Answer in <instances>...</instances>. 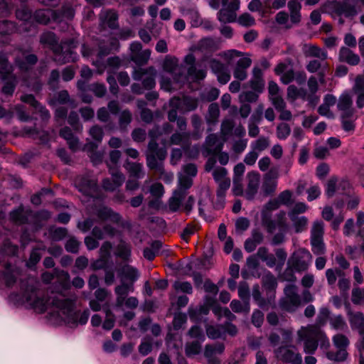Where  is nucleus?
I'll return each mask as SVG.
<instances>
[{
	"mask_svg": "<svg viewBox=\"0 0 364 364\" xmlns=\"http://www.w3.org/2000/svg\"><path fill=\"white\" fill-rule=\"evenodd\" d=\"M225 350V345L223 343H216L215 344H207L205 346L204 356L211 357L215 353L222 354Z\"/></svg>",
	"mask_w": 364,
	"mask_h": 364,
	"instance_id": "obj_39",
	"label": "nucleus"
},
{
	"mask_svg": "<svg viewBox=\"0 0 364 364\" xmlns=\"http://www.w3.org/2000/svg\"><path fill=\"white\" fill-rule=\"evenodd\" d=\"M97 218L102 220H110L113 223L119 224L122 222V216L119 213L114 212L111 208L102 206L97 211Z\"/></svg>",
	"mask_w": 364,
	"mask_h": 364,
	"instance_id": "obj_18",
	"label": "nucleus"
},
{
	"mask_svg": "<svg viewBox=\"0 0 364 364\" xmlns=\"http://www.w3.org/2000/svg\"><path fill=\"white\" fill-rule=\"evenodd\" d=\"M89 316L88 310H85L82 313L76 311L70 315V319H72L74 323L78 322L80 324L84 325L87 322Z\"/></svg>",
	"mask_w": 364,
	"mask_h": 364,
	"instance_id": "obj_55",
	"label": "nucleus"
},
{
	"mask_svg": "<svg viewBox=\"0 0 364 364\" xmlns=\"http://www.w3.org/2000/svg\"><path fill=\"white\" fill-rule=\"evenodd\" d=\"M145 156L146 166L150 170L160 175L164 173V161L167 157L165 147H159L157 141H149Z\"/></svg>",
	"mask_w": 364,
	"mask_h": 364,
	"instance_id": "obj_3",
	"label": "nucleus"
},
{
	"mask_svg": "<svg viewBox=\"0 0 364 364\" xmlns=\"http://www.w3.org/2000/svg\"><path fill=\"white\" fill-rule=\"evenodd\" d=\"M105 22L107 26L111 29H116L119 28L118 24V14L114 10H108L106 12Z\"/></svg>",
	"mask_w": 364,
	"mask_h": 364,
	"instance_id": "obj_46",
	"label": "nucleus"
},
{
	"mask_svg": "<svg viewBox=\"0 0 364 364\" xmlns=\"http://www.w3.org/2000/svg\"><path fill=\"white\" fill-rule=\"evenodd\" d=\"M2 80L4 82L1 87V93L6 96H12L18 84L16 75H12L7 79Z\"/></svg>",
	"mask_w": 364,
	"mask_h": 364,
	"instance_id": "obj_28",
	"label": "nucleus"
},
{
	"mask_svg": "<svg viewBox=\"0 0 364 364\" xmlns=\"http://www.w3.org/2000/svg\"><path fill=\"white\" fill-rule=\"evenodd\" d=\"M162 247V242L160 240H154L150 247H145L143 250L144 257L149 260L153 261Z\"/></svg>",
	"mask_w": 364,
	"mask_h": 364,
	"instance_id": "obj_27",
	"label": "nucleus"
},
{
	"mask_svg": "<svg viewBox=\"0 0 364 364\" xmlns=\"http://www.w3.org/2000/svg\"><path fill=\"white\" fill-rule=\"evenodd\" d=\"M305 55L306 57L317 58L322 61L326 60L328 58L327 52L323 50L316 45H311L309 49L305 52Z\"/></svg>",
	"mask_w": 364,
	"mask_h": 364,
	"instance_id": "obj_34",
	"label": "nucleus"
},
{
	"mask_svg": "<svg viewBox=\"0 0 364 364\" xmlns=\"http://www.w3.org/2000/svg\"><path fill=\"white\" fill-rule=\"evenodd\" d=\"M348 321L352 330L357 331L359 335L364 334V314L360 311H348Z\"/></svg>",
	"mask_w": 364,
	"mask_h": 364,
	"instance_id": "obj_16",
	"label": "nucleus"
},
{
	"mask_svg": "<svg viewBox=\"0 0 364 364\" xmlns=\"http://www.w3.org/2000/svg\"><path fill=\"white\" fill-rule=\"evenodd\" d=\"M77 41L73 38L62 41L58 45L62 49L53 53L55 56V60L60 64L75 62L77 56L74 50L77 47Z\"/></svg>",
	"mask_w": 364,
	"mask_h": 364,
	"instance_id": "obj_5",
	"label": "nucleus"
},
{
	"mask_svg": "<svg viewBox=\"0 0 364 364\" xmlns=\"http://www.w3.org/2000/svg\"><path fill=\"white\" fill-rule=\"evenodd\" d=\"M52 306L63 311L64 314L68 315L70 314L75 307V302L70 299H59L53 297L51 301Z\"/></svg>",
	"mask_w": 364,
	"mask_h": 364,
	"instance_id": "obj_22",
	"label": "nucleus"
},
{
	"mask_svg": "<svg viewBox=\"0 0 364 364\" xmlns=\"http://www.w3.org/2000/svg\"><path fill=\"white\" fill-rule=\"evenodd\" d=\"M354 92L357 95L356 105L358 108L364 107V78L358 76L355 79Z\"/></svg>",
	"mask_w": 364,
	"mask_h": 364,
	"instance_id": "obj_26",
	"label": "nucleus"
},
{
	"mask_svg": "<svg viewBox=\"0 0 364 364\" xmlns=\"http://www.w3.org/2000/svg\"><path fill=\"white\" fill-rule=\"evenodd\" d=\"M306 95V92L304 90H299L295 85H289L287 88V96L293 100H296L299 96L304 98Z\"/></svg>",
	"mask_w": 364,
	"mask_h": 364,
	"instance_id": "obj_59",
	"label": "nucleus"
},
{
	"mask_svg": "<svg viewBox=\"0 0 364 364\" xmlns=\"http://www.w3.org/2000/svg\"><path fill=\"white\" fill-rule=\"evenodd\" d=\"M335 11L338 15L344 14L346 17H353L357 14L355 7L347 3H337Z\"/></svg>",
	"mask_w": 364,
	"mask_h": 364,
	"instance_id": "obj_33",
	"label": "nucleus"
},
{
	"mask_svg": "<svg viewBox=\"0 0 364 364\" xmlns=\"http://www.w3.org/2000/svg\"><path fill=\"white\" fill-rule=\"evenodd\" d=\"M119 275L132 283H134L139 277V272L136 268L129 264H125L122 267Z\"/></svg>",
	"mask_w": 364,
	"mask_h": 364,
	"instance_id": "obj_31",
	"label": "nucleus"
},
{
	"mask_svg": "<svg viewBox=\"0 0 364 364\" xmlns=\"http://www.w3.org/2000/svg\"><path fill=\"white\" fill-rule=\"evenodd\" d=\"M16 30V26L14 22L8 20L0 21V35L9 36Z\"/></svg>",
	"mask_w": 364,
	"mask_h": 364,
	"instance_id": "obj_42",
	"label": "nucleus"
},
{
	"mask_svg": "<svg viewBox=\"0 0 364 364\" xmlns=\"http://www.w3.org/2000/svg\"><path fill=\"white\" fill-rule=\"evenodd\" d=\"M52 9H38L33 14L34 20L41 24L46 25L50 21V17L53 18Z\"/></svg>",
	"mask_w": 364,
	"mask_h": 364,
	"instance_id": "obj_32",
	"label": "nucleus"
},
{
	"mask_svg": "<svg viewBox=\"0 0 364 364\" xmlns=\"http://www.w3.org/2000/svg\"><path fill=\"white\" fill-rule=\"evenodd\" d=\"M201 343L200 341L187 342L185 346L186 355L190 358L200 354L202 350Z\"/></svg>",
	"mask_w": 364,
	"mask_h": 364,
	"instance_id": "obj_35",
	"label": "nucleus"
},
{
	"mask_svg": "<svg viewBox=\"0 0 364 364\" xmlns=\"http://www.w3.org/2000/svg\"><path fill=\"white\" fill-rule=\"evenodd\" d=\"M107 165L109 173L112 175V179L104 178L102 181V186L105 191L113 192L123 184L125 177L118 171L117 168H112L109 162H107Z\"/></svg>",
	"mask_w": 364,
	"mask_h": 364,
	"instance_id": "obj_10",
	"label": "nucleus"
},
{
	"mask_svg": "<svg viewBox=\"0 0 364 364\" xmlns=\"http://www.w3.org/2000/svg\"><path fill=\"white\" fill-rule=\"evenodd\" d=\"M232 311L237 314L243 313L245 314H249L250 311V304L244 303L242 301L233 299L230 304Z\"/></svg>",
	"mask_w": 364,
	"mask_h": 364,
	"instance_id": "obj_37",
	"label": "nucleus"
},
{
	"mask_svg": "<svg viewBox=\"0 0 364 364\" xmlns=\"http://www.w3.org/2000/svg\"><path fill=\"white\" fill-rule=\"evenodd\" d=\"M291 133V127L287 123H280L277 127V136L280 140L286 139Z\"/></svg>",
	"mask_w": 364,
	"mask_h": 364,
	"instance_id": "obj_52",
	"label": "nucleus"
},
{
	"mask_svg": "<svg viewBox=\"0 0 364 364\" xmlns=\"http://www.w3.org/2000/svg\"><path fill=\"white\" fill-rule=\"evenodd\" d=\"M289 218L293 222L294 230L296 233L301 232L306 230L308 224V219L306 217H289Z\"/></svg>",
	"mask_w": 364,
	"mask_h": 364,
	"instance_id": "obj_41",
	"label": "nucleus"
},
{
	"mask_svg": "<svg viewBox=\"0 0 364 364\" xmlns=\"http://www.w3.org/2000/svg\"><path fill=\"white\" fill-rule=\"evenodd\" d=\"M247 178L248 183L245 191V196L247 200H252L258 191L260 175L258 172L252 171L247 173Z\"/></svg>",
	"mask_w": 364,
	"mask_h": 364,
	"instance_id": "obj_14",
	"label": "nucleus"
},
{
	"mask_svg": "<svg viewBox=\"0 0 364 364\" xmlns=\"http://www.w3.org/2000/svg\"><path fill=\"white\" fill-rule=\"evenodd\" d=\"M197 231V225L193 223H189L184 228L183 231L181 232L180 236L181 238L185 241L186 243H188L191 239V237L195 234Z\"/></svg>",
	"mask_w": 364,
	"mask_h": 364,
	"instance_id": "obj_47",
	"label": "nucleus"
},
{
	"mask_svg": "<svg viewBox=\"0 0 364 364\" xmlns=\"http://www.w3.org/2000/svg\"><path fill=\"white\" fill-rule=\"evenodd\" d=\"M324 224L322 221L314 223L311 230L310 242L311 251L316 255H323L326 253V245L323 241Z\"/></svg>",
	"mask_w": 364,
	"mask_h": 364,
	"instance_id": "obj_6",
	"label": "nucleus"
},
{
	"mask_svg": "<svg viewBox=\"0 0 364 364\" xmlns=\"http://www.w3.org/2000/svg\"><path fill=\"white\" fill-rule=\"evenodd\" d=\"M238 296L244 303H250V293L249 285L247 282H241L238 287Z\"/></svg>",
	"mask_w": 364,
	"mask_h": 364,
	"instance_id": "obj_48",
	"label": "nucleus"
},
{
	"mask_svg": "<svg viewBox=\"0 0 364 364\" xmlns=\"http://www.w3.org/2000/svg\"><path fill=\"white\" fill-rule=\"evenodd\" d=\"M340 62H345L350 65H357L360 63V57L349 48L343 46L341 48L338 54Z\"/></svg>",
	"mask_w": 364,
	"mask_h": 364,
	"instance_id": "obj_19",
	"label": "nucleus"
},
{
	"mask_svg": "<svg viewBox=\"0 0 364 364\" xmlns=\"http://www.w3.org/2000/svg\"><path fill=\"white\" fill-rule=\"evenodd\" d=\"M351 301L354 304H360L364 302V289L355 287L352 290Z\"/></svg>",
	"mask_w": 364,
	"mask_h": 364,
	"instance_id": "obj_60",
	"label": "nucleus"
},
{
	"mask_svg": "<svg viewBox=\"0 0 364 364\" xmlns=\"http://www.w3.org/2000/svg\"><path fill=\"white\" fill-rule=\"evenodd\" d=\"M132 121V114L129 109L123 110L119 118V125L121 129L125 130Z\"/></svg>",
	"mask_w": 364,
	"mask_h": 364,
	"instance_id": "obj_49",
	"label": "nucleus"
},
{
	"mask_svg": "<svg viewBox=\"0 0 364 364\" xmlns=\"http://www.w3.org/2000/svg\"><path fill=\"white\" fill-rule=\"evenodd\" d=\"M223 147V143L220 141L218 137L214 134H209L205 143V151L208 155L216 156Z\"/></svg>",
	"mask_w": 364,
	"mask_h": 364,
	"instance_id": "obj_15",
	"label": "nucleus"
},
{
	"mask_svg": "<svg viewBox=\"0 0 364 364\" xmlns=\"http://www.w3.org/2000/svg\"><path fill=\"white\" fill-rule=\"evenodd\" d=\"M293 349H296L295 346L283 345L274 350L276 358L285 363L302 364V357L299 353H296Z\"/></svg>",
	"mask_w": 364,
	"mask_h": 364,
	"instance_id": "obj_7",
	"label": "nucleus"
},
{
	"mask_svg": "<svg viewBox=\"0 0 364 364\" xmlns=\"http://www.w3.org/2000/svg\"><path fill=\"white\" fill-rule=\"evenodd\" d=\"M68 122L77 132H81L82 126L80 122L78 114L75 111H71L68 117Z\"/></svg>",
	"mask_w": 364,
	"mask_h": 364,
	"instance_id": "obj_51",
	"label": "nucleus"
},
{
	"mask_svg": "<svg viewBox=\"0 0 364 364\" xmlns=\"http://www.w3.org/2000/svg\"><path fill=\"white\" fill-rule=\"evenodd\" d=\"M205 331L207 336L210 339H225V333L223 331V325H206Z\"/></svg>",
	"mask_w": 364,
	"mask_h": 364,
	"instance_id": "obj_29",
	"label": "nucleus"
},
{
	"mask_svg": "<svg viewBox=\"0 0 364 364\" xmlns=\"http://www.w3.org/2000/svg\"><path fill=\"white\" fill-rule=\"evenodd\" d=\"M299 338L304 341V350L307 354H314L316 350L318 341L327 340L325 333L317 326H311L304 333H299Z\"/></svg>",
	"mask_w": 364,
	"mask_h": 364,
	"instance_id": "obj_4",
	"label": "nucleus"
},
{
	"mask_svg": "<svg viewBox=\"0 0 364 364\" xmlns=\"http://www.w3.org/2000/svg\"><path fill=\"white\" fill-rule=\"evenodd\" d=\"M276 183L270 178H265L262 184V191L265 196L272 195L276 190Z\"/></svg>",
	"mask_w": 364,
	"mask_h": 364,
	"instance_id": "obj_53",
	"label": "nucleus"
},
{
	"mask_svg": "<svg viewBox=\"0 0 364 364\" xmlns=\"http://www.w3.org/2000/svg\"><path fill=\"white\" fill-rule=\"evenodd\" d=\"M334 345L339 349H346L349 344L348 338L343 334H337L333 337Z\"/></svg>",
	"mask_w": 364,
	"mask_h": 364,
	"instance_id": "obj_64",
	"label": "nucleus"
},
{
	"mask_svg": "<svg viewBox=\"0 0 364 364\" xmlns=\"http://www.w3.org/2000/svg\"><path fill=\"white\" fill-rule=\"evenodd\" d=\"M79 191L85 196L100 199L102 198L103 194L96 181L82 177L77 183Z\"/></svg>",
	"mask_w": 364,
	"mask_h": 364,
	"instance_id": "obj_11",
	"label": "nucleus"
},
{
	"mask_svg": "<svg viewBox=\"0 0 364 364\" xmlns=\"http://www.w3.org/2000/svg\"><path fill=\"white\" fill-rule=\"evenodd\" d=\"M301 304L299 296L293 293L288 297L283 298L279 301V307L282 310L291 312L294 311V306H299Z\"/></svg>",
	"mask_w": 364,
	"mask_h": 364,
	"instance_id": "obj_21",
	"label": "nucleus"
},
{
	"mask_svg": "<svg viewBox=\"0 0 364 364\" xmlns=\"http://www.w3.org/2000/svg\"><path fill=\"white\" fill-rule=\"evenodd\" d=\"M80 242L75 237H71L65 243V249L67 252L77 254L79 252Z\"/></svg>",
	"mask_w": 364,
	"mask_h": 364,
	"instance_id": "obj_58",
	"label": "nucleus"
},
{
	"mask_svg": "<svg viewBox=\"0 0 364 364\" xmlns=\"http://www.w3.org/2000/svg\"><path fill=\"white\" fill-rule=\"evenodd\" d=\"M112 247V245L110 242L105 241V242H103V244L102 245V246L100 249V259L102 261L106 262L108 259V258L110 257V252H111Z\"/></svg>",
	"mask_w": 364,
	"mask_h": 364,
	"instance_id": "obj_61",
	"label": "nucleus"
},
{
	"mask_svg": "<svg viewBox=\"0 0 364 364\" xmlns=\"http://www.w3.org/2000/svg\"><path fill=\"white\" fill-rule=\"evenodd\" d=\"M287 6L289 11L291 22L293 24H299L301 21V4L296 0H290Z\"/></svg>",
	"mask_w": 364,
	"mask_h": 364,
	"instance_id": "obj_23",
	"label": "nucleus"
},
{
	"mask_svg": "<svg viewBox=\"0 0 364 364\" xmlns=\"http://www.w3.org/2000/svg\"><path fill=\"white\" fill-rule=\"evenodd\" d=\"M186 197V191L180 189L176 190L173 192L171 197L168 200V207L166 209L167 213H176L178 212L181 205L182 201Z\"/></svg>",
	"mask_w": 364,
	"mask_h": 364,
	"instance_id": "obj_17",
	"label": "nucleus"
},
{
	"mask_svg": "<svg viewBox=\"0 0 364 364\" xmlns=\"http://www.w3.org/2000/svg\"><path fill=\"white\" fill-rule=\"evenodd\" d=\"M261 286L265 293V297L262 296L259 285L255 284L252 287V292L254 301L262 310L268 311L269 308L274 309L276 307L275 294L277 287V278L271 272L267 271L261 279Z\"/></svg>",
	"mask_w": 364,
	"mask_h": 364,
	"instance_id": "obj_1",
	"label": "nucleus"
},
{
	"mask_svg": "<svg viewBox=\"0 0 364 364\" xmlns=\"http://www.w3.org/2000/svg\"><path fill=\"white\" fill-rule=\"evenodd\" d=\"M348 353L346 349H339L336 351H328L326 353V357L330 360L336 362H343L347 359Z\"/></svg>",
	"mask_w": 364,
	"mask_h": 364,
	"instance_id": "obj_45",
	"label": "nucleus"
},
{
	"mask_svg": "<svg viewBox=\"0 0 364 364\" xmlns=\"http://www.w3.org/2000/svg\"><path fill=\"white\" fill-rule=\"evenodd\" d=\"M208 123H213L218 120L220 115L219 106L217 103H211L208 107Z\"/></svg>",
	"mask_w": 364,
	"mask_h": 364,
	"instance_id": "obj_56",
	"label": "nucleus"
},
{
	"mask_svg": "<svg viewBox=\"0 0 364 364\" xmlns=\"http://www.w3.org/2000/svg\"><path fill=\"white\" fill-rule=\"evenodd\" d=\"M198 105V100L190 96H183L181 100V109L186 112L195 110Z\"/></svg>",
	"mask_w": 364,
	"mask_h": 364,
	"instance_id": "obj_40",
	"label": "nucleus"
},
{
	"mask_svg": "<svg viewBox=\"0 0 364 364\" xmlns=\"http://www.w3.org/2000/svg\"><path fill=\"white\" fill-rule=\"evenodd\" d=\"M16 18L21 21H27L32 17V11L27 6H22L16 11Z\"/></svg>",
	"mask_w": 364,
	"mask_h": 364,
	"instance_id": "obj_54",
	"label": "nucleus"
},
{
	"mask_svg": "<svg viewBox=\"0 0 364 364\" xmlns=\"http://www.w3.org/2000/svg\"><path fill=\"white\" fill-rule=\"evenodd\" d=\"M187 335L191 338L196 339V341H200L203 342L205 339L203 329L198 325L193 326L188 331Z\"/></svg>",
	"mask_w": 364,
	"mask_h": 364,
	"instance_id": "obj_50",
	"label": "nucleus"
},
{
	"mask_svg": "<svg viewBox=\"0 0 364 364\" xmlns=\"http://www.w3.org/2000/svg\"><path fill=\"white\" fill-rule=\"evenodd\" d=\"M187 321V316L183 313H178L175 315L172 321L173 329L178 331Z\"/></svg>",
	"mask_w": 364,
	"mask_h": 364,
	"instance_id": "obj_62",
	"label": "nucleus"
},
{
	"mask_svg": "<svg viewBox=\"0 0 364 364\" xmlns=\"http://www.w3.org/2000/svg\"><path fill=\"white\" fill-rule=\"evenodd\" d=\"M24 208L22 205H21L18 208L13 210L9 213V218L14 223L18 224H27L28 219L27 215L24 213Z\"/></svg>",
	"mask_w": 364,
	"mask_h": 364,
	"instance_id": "obj_30",
	"label": "nucleus"
},
{
	"mask_svg": "<svg viewBox=\"0 0 364 364\" xmlns=\"http://www.w3.org/2000/svg\"><path fill=\"white\" fill-rule=\"evenodd\" d=\"M40 42L43 45H48L50 46L53 53L58 51L62 49L60 46H58V39L56 35L53 32H46L41 35Z\"/></svg>",
	"mask_w": 364,
	"mask_h": 364,
	"instance_id": "obj_24",
	"label": "nucleus"
},
{
	"mask_svg": "<svg viewBox=\"0 0 364 364\" xmlns=\"http://www.w3.org/2000/svg\"><path fill=\"white\" fill-rule=\"evenodd\" d=\"M259 93L253 90L242 92L239 95V100L242 103H255L259 99Z\"/></svg>",
	"mask_w": 364,
	"mask_h": 364,
	"instance_id": "obj_44",
	"label": "nucleus"
},
{
	"mask_svg": "<svg viewBox=\"0 0 364 364\" xmlns=\"http://www.w3.org/2000/svg\"><path fill=\"white\" fill-rule=\"evenodd\" d=\"M36 291L37 289L35 287H29L24 292L23 296L26 301L31 304L33 309L38 311L40 313H44L47 311L49 299L37 296Z\"/></svg>",
	"mask_w": 364,
	"mask_h": 364,
	"instance_id": "obj_12",
	"label": "nucleus"
},
{
	"mask_svg": "<svg viewBox=\"0 0 364 364\" xmlns=\"http://www.w3.org/2000/svg\"><path fill=\"white\" fill-rule=\"evenodd\" d=\"M74 16V9L68 5H64L60 9L53 11V19L54 21H61L63 18L71 20Z\"/></svg>",
	"mask_w": 364,
	"mask_h": 364,
	"instance_id": "obj_25",
	"label": "nucleus"
},
{
	"mask_svg": "<svg viewBox=\"0 0 364 364\" xmlns=\"http://www.w3.org/2000/svg\"><path fill=\"white\" fill-rule=\"evenodd\" d=\"M215 304V299L210 296H205L204 303L198 308L189 307L188 314L190 319L193 322H199L201 316L209 314L210 306Z\"/></svg>",
	"mask_w": 364,
	"mask_h": 364,
	"instance_id": "obj_13",
	"label": "nucleus"
},
{
	"mask_svg": "<svg viewBox=\"0 0 364 364\" xmlns=\"http://www.w3.org/2000/svg\"><path fill=\"white\" fill-rule=\"evenodd\" d=\"M14 66L9 62L7 55L0 53V79L5 80L14 75Z\"/></svg>",
	"mask_w": 364,
	"mask_h": 364,
	"instance_id": "obj_20",
	"label": "nucleus"
},
{
	"mask_svg": "<svg viewBox=\"0 0 364 364\" xmlns=\"http://www.w3.org/2000/svg\"><path fill=\"white\" fill-rule=\"evenodd\" d=\"M38 57L36 55L29 53L26 50L21 52V55L16 56L14 63L18 68L21 74L23 75L31 72L38 63Z\"/></svg>",
	"mask_w": 364,
	"mask_h": 364,
	"instance_id": "obj_9",
	"label": "nucleus"
},
{
	"mask_svg": "<svg viewBox=\"0 0 364 364\" xmlns=\"http://www.w3.org/2000/svg\"><path fill=\"white\" fill-rule=\"evenodd\" d=\"M237 21L239 24L246 27H250L255 24V18L249 13H244L241 14L239 16Z\"/></svg>",
	"mask_w": 364,
	"mask_h": 364,
	"instance_id": "obj_63",
	"label": "nucleus"
},
{
	"mask_svg": "<svg viewBox=\"0 0 364 364\" xmlns=\"http://www.w3.org/2000/svg\"><path fill=\"white\" fill-rule=\"evenodd\" d=\"M116 255L124 261L129 260L131 256L130 245L124 241H121L117 247Z\"/></svg>",
	"mask_w": 364,
	"mask_h": 364,
	"instance_id": "obj_38",
	"label": "nucleus"
},
{
	"mask_svg": "<svg viewBox=\"0 0 364 364\" xmlns=\"http://www.w3.org/2000/svg\"><path fill=\"white\" fill-rule=\"evenodd\" d=\"M311 252L304 247L296 250L287 262V267L282 274V277L287 282H295L296 277L295 272L302 273L308 270L312 261Z\"/></svg>",
	"mask_w": 364,
	"mask_h": 364,
	"instance_id": "obj_2",
	"label": "nucleus"
},
{
	"mask_svg": "<svg viewBox=\"0 0 364 364\" xmlns=\"http://www.w3.org/2000/svg\"><path fill=\"white\" fill-rule=\"evenodd\" d=\"M51 217V213L47 210H41L36 212L33 215V220L36 224H39L42 222L48 221Z\"/></svg>",
	"mask_w": 364,
	"mask_h": 364,
	"instance_id": "obj_57",
	"label": "nucleus"
},
{
	"mask_svg": "<svg viewBox=\"0 0 364 364\" xmlns=\"http://www.w3.org/2000/svg\"><path fill=\"white\" fill-rule=\"evenodd\" d=\"M151 51L149 49H146L140 53L130 55V59L138 66H142L148 63L150 58Z\"/></svg>",
	"mask_w": 364,
	"mask_h": 364,
	"instance_id": "obj_36",
	"label": "nucleus"
},
{
	"mask_svg": "<svg viewBox=\"0 0 364 364\" xmlns=\"http://www.w3.org/2000/svg\"><path fill=\"white\" fill-rule=\"evenodd\" d=\"M152 343L153 338L150 336L146 335L139 346L138 350L139 353L142 355H146L150 353L152 350Z\"/></svg>",
	"mask_w": 364,
	"mask_h": 364,
	"instance_id": "obj_43",
	"label": "nucleus"
},
{
	"mask_svg": "<svg viewBox=\"0 0 364 364\" xmlns=\"http://www.w3.org/2000/svg\"><path fill=\"white\" fill-rule=\"evenodd\" d=\"M222 5L226 6L218 13V18L222 23H232L236 20V11L239 9V0H221Z\"/></svg>",
	"mask_w": 364,
	"mask_h": 364,
	"instance_id": "obj_8",
	"label": "nucleus"
}]
</instances>
